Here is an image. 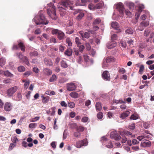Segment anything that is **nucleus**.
I'll list each match as a JSON object with an SVG mask.
<instances>
[{
  "label": "nucleus",
  "instance_id": "1",
  "mask_svg": "<svg viewBox=\"0 0 154 154\" xmlns=\"http://www.w3.org/2000/svg\"><path fill=\"white\" fill-rule=\"evenodd\" d=\"M32 21L35 22L37 25L45 24L47 25L48 23V20H47L42 13V11H40L38 15L35 16L32 20Z\"/></svg>",
  "mask_w": 154,
  "mask_h": 154
},
{
  "label": "nucleus",
  "instance_id": "2",
  "mask_svg": "<svg viewBox=\"0 0 154 154\" xmlns=\"http://www.w3.org/2000/svg\"><path fill=\"white\" fill-rule=\"evenodd\" d=\"M48 6L49 8L47 9V12L48 15L53 20H56L57 19L56 16V12L55 11V7L54 6L53 4L51 3L48 4Z\"/></svg>",
  "mask_w": 154,
  "mask_h": 154
},
{
  "label": "nucleus",
  "instance_id": "3",
  "mask_svg": "<svg viewBox=\"0 0 154 154\" xmlns=\"http://www.w3.org/2000/svg\"><path fill=\"white\" fill-rule=\"evenodd\" d=\"M101 138L102 140L103 141L102 143L103 144H104L107 148H113V145L112 143L109 140H108L105 137H102Z\"/></svg>",
  "mask_w": 154,
  "mask_h": 154
},
{
  "label": "nucleus",
  "instance_id": "4",
  "mask_svg": "<svg viewBox=\"0 0 154 154\" xmlns=\"http://www.w3.org/2000/svg\"><path fill=\"white\" fill-rule=\"evenodd\" d=\"M114 7L116 9H118L120 14H123L125 8L124 5L122 3L119 2L116 4H115Z\"/></svg>",
  "mask_w": 154,
  "mask_h": 154
},
{
  "label": "nucleus",
  "instance_id": "5",
  "mask_svg": "<svg viewBox=\"0 0 154 154\" xmlns=\"http://www.w3.org/2000/svg\"><path fill=\"white\" fill-rule=\"evenodd\" d=\"M65 2H62L60 5H63L64 7L67 8H69L70 9L73 10V8L71 6L72 3L69 1V0H65Z\"/></svg>",
  "mask_w": 154,
  "mask_h": 154
},
{
  "label": "nucleus",
  "instance_id": "6",
  "mask_svg": "<svg viewBox=\"0 0 154 154\" xmlns=\"http://www.w3.org/2000/svg\"><path fill=\"white\" fill-rule=\"evenodd\" d=\"M18 89L17 86H14L9 89L7 91V94L8 97H11Z\"/></svg>",
  "mask_w": 154,
  "mask_h": 154
},
{
  "label": "nucleus",
  "instance_id": "7",
  "mask_svg": "<svg viewBox=\"0 0 154 154\" xmlns=\"http://www.w3.org/2000/svg\"><path fill=\"white\" fill-rule=\"evenodd\" d=\"M88 143L86 139H84L83 140L79 141L77 142L76 147L78 148H80L82 146L87 145Z\"/></svg>",
  "mask_w": 154,
  "mask_h": 154
},
{
  "label": "nucleus",
  "instance_id": "8",
  "mask_svg": "<svg viewBox=\"0 0 154 154\" xmlns=\"http://www.w3.org/2000/svg\"><path fill=\"white\" fill-rule=\"evenodd\" d=\"M110 137L111 138L114 139L116 140H118L121 138V137L118 134L116 131L112 132L111 133Z\"/></svg>",
  "mask_w": 154,
  "mask_h": 154
},
{
  "label": "nucleus",
  "instance_id": "9",
  "mask_svg": "<svg viewBox=\"0 0 154 154\" xmlns=\"http://www.w3.org/2000/svg\"><path fill=\"white\" fill-rule=\"evenodd\" d=\"M13 108V105L11 103L6 102L4 105V109L7 112H9Z\"/></svg>",
  "mask_w": 154,
  "mask_h": 154
},
{
  "label": "nucleus",
  "instance_id": "10",
  "mask_svg": "<svg viewBox=\"0 0 154 154\" xmlns=\"http://www.w3.org/2000/svg\"><path fill=\"white\" fill-rule=\"evenodd\" d=\"M77 87L76 84L74 83L68 84L67 86V90L69 91L74 90Z\"/></svg>",
  "mask_w": 154,
  "mask_h": 154
},
{
  "label": "nucleus",
  "instance_id": "11",
  "mask_svg": "<svg viewBox=\"0 0 154 154\" xmlns=\"http://www.w3.org/2000/svg\"><path fill=\"white\" fill-rule=\"evenodd\" d=\"M102 77L105 80L109 81L110 79V75L107 71H105L103 72L102 74Z\"/></svg>",
  "mask_w": 154,
  "mask_h": 154
},
{
  "label": "nucleus",
  "instance_id": "12",
  "mask_svg": "<svg viewBox=\"0 0 154 154\" xmlns=\"http://www.w3.org/2000/svg\"><path fill=\"white\" fill-rule=\"evenodd\" d=\"M151 145V143L150 141L147 140H142L140 144V146L142 147H149Z\"/></svg>",
  "mask_w": 154,
  "mask_h": 154
},
{
  "label": "nucleus",
  "instance_id": "13",
  "mask_svg": "<svg viewBox=\"0 0 154 154\" xmlns=\"http://www.w3.org/2000/svg\"><path fill=\"white\" fill-rule=\"evenodd\" d=\"M111 26L113 29L117 30L118 31V32H120L119 26L116 22H112L111 23Z\"/></svg>",
  "mask_w": 154,
  "mask_h": 154
},
{
  "label": "nucleus",
  "instance_id": "14",
  "mask_svg": "<svg viewBox=\"0 0 154 154\" xmlns=\"http://www.w3.org/2000/svg\"><path fill=\"white\" fill-rule=\"evenodd\" d=\"M58 8L60 12V14L62 16H63L66 14V11L67 10L65 8H63L60 5L58 6Z\"/></svg>",
  "mask_w": 154,
  "mask_h": 154
},
{
  "label": "nucleus",
  "instance_id": "15",
  "mask_svg": "<svg viewBox=\"0 0 154 154\" xmlns=\"http://www.w3.org/2000/svg\"><path fill=\"white\" fill-rule=\"evenodd\" d=\"M130 114V112L129 111H125L120 114V118L122 119H125Z\"/></svg>",
  "mask_w": 154,
  "mask_h": 154
},
{
  "label": "nucleus",
  "instance_id": "16",
  "mask_svg": "<svg viewBox=\"0 0 154 154\" xmlns=\"http://www.w3.org/2000/svg\"><path fill=\"white\" fill-rule=\"evenodd\" d=\"M116 45V42L114 41H112L107 44V47L109 49H111L115 47Z\"/></svg>",
  "mask_w": 154,
  "mask_h": 154
},
{
  "label": "nucleus",
  "instance_id": "17",
  "mask_svg": "<svg viewBox=\"0 0 154 154\" xmlns=\"http://www.w3.org/2000/svg\"><path fill=\"white\" fill-rule=\"evenodd\" d=\"M44 62L45 64L48 66H52L53 64L52 61L50 59L47 58H45L44 59Z\"/></svg>",
  "mask_w": 154,
  "mask_h": 154
},
{
  "label": "nucleus",
  "instance_id": "18",
  "mask_svg": "<svg viewBox=\"0 0 154 154\" xmlns=\"http://www.w3.org/2000/svg\"><path fill=\"white\" fill-rule=\"evenodd\" d=\"M65 36L64 33L62 31L60 30L58 33L57 36V38L60 40H62L63 39Z\"/></svg>",
  "mask_w": 154,
  "mask_h": 154
},
{
  "label": "nucleus",
  "instance_id": "19",
  "mask_svg": "<svg viewBox=\"0 0 154 154\" xmlns=\"http://www.w3.org/2000/svg\"><path fill=\"white\" fill-rule=\"evenodd\" d=\"M44 73L46 75H49L51 74L52 71L50 69L45 68L43 70Z\"/></svg>",
  "mask_w": 154,
  "mask_h": 154
},
{
  "label": "nucleus",
  "instance_id": "20",
  "mask_svg": "<svg viewBox=\"0 0 154 154\" xmlns=\"http://www.w3.org/2000/svg\"><path fill=\"white\" fill-rule=\"evenodd\" d=\"M38 54L36 51H33L30 52L29 53V55L31 57H35L37 56Z\"/></svg>",
  "mask_w": 154,
  "mask_h": 154
},
{
  "label": "nucleus",
  "instance_id": "21",
  "mask_svg": "<svg viewBox=\"0 0 154 154\" xmlns=\"http://www.w3.org/2000/svg\"><path fill=\"white\" fill-rule=\"evenodd\" d=\"M60 64L61 66L63 68H67L68 66L66 62L64 60H62L61 61Z\"/></svg>",
  "mask_w": 154,
  "mask_h": 154
},
{
  "label": "nucleus",
  "instance_id": "22",
  "mask_svg": "<svg viewBox=\"0 0 154 154\" xmlns=\"http://www.w3.org/2000/svg\"><path fill=\"white\" fill-rule=\"evenodd\" d=\"M144 12L146 14V15L144 14L141 16L140 18L143 20H145L146 19V16H148L149 15V12L145 10L144 11Z\"/></svg>",
  "mask_w": 154,
  "mask_h": 154
},
{
  "label": "nucleus",
  "instance_id": "23",
  "mask_svg": "<svg viewBox=\"0 0 154 154\" xmlns=\"http://www.w3.org/2000/svg\"><path fill=\"white\" fill-rule=\"evenodd\" d=\"M27 66H29V63L27 57L26 56H23V58L22 60H21Z\"/></svg>",
  "mask_w": 154,
  "mask_h": 154
},
{
  "label": "nucleus",
  "instance_id": "24",
  "mask_svg": "<svg viewBox=\"0 0 154 154\" xmlns=\"http://www.w3.org/2000/svg\"><path fill=\"white\" fill-rule=\"evenodd\" d=\"M4 75L5 76L11 78L13 76V74L11 73L8 70L4 72Z\"/></svg>",
  "mask_w": 154,
  "mask_h": 154
},
{
  "label": "nucleus",
  "instance_id": "25",
  "mask_svg": "<svg viewBox=\"0 0 154 154\" xmlns=\"http://www.w3.org/2000/svg\"><path fill=\"white\" fill-rule=\"evenodd\" d=\"M6 59L4 57H2L0 59V66L3 67L5 64Z\"/></svg>",
  "mask_w": 154,
  "mask_h": 154
},
{
  "label": "nucleus",
  "instance_id": "26",
  "mask_svg": "<svg viewBox=\"0 0 154 154\" xmlns=\"http://www.w3.org/2000/svg\"><path fill=\"white\" fill-rule=\"evenodd\" d=\"M96 108L97 110L100 111L102 108L101 103L100 102L97 103L96 104Z\"/></svg>",
  "mask_w": 154,
  "mask_h": 154
},
{
  "label": "nucleus",
  "instance_id": "27",
  "mask_svg": "<svg viewBox=\"0 0 154 154\" xmlns=\"http://www.w3.org/2000/svg\"><path fill=\"white\" fill-rule=\"evenodd\" d=\"M104 5V3L103 2L99 3L95 5V9H100Z\"/></svg>",
  "mask_w": 154,
  "mask_h": 154
},
{
  "label": "nucleus",
  "instance_id": "28",
  "mask_svg": "<svg viewBox=\"0 0 154 154\" xmlns=\"http://www.w3.org/2000/svg\"><path fill=\"white\" fill-rule=\"evenodd\" d=\"M124 133L127 136L130 137H134L135 136L132 135L131 132L128 131H124Z\"/></svg>",
  "mask_w": 154,
  "mask_h": 154
},
{
  "label": "nucleus",
  "instance_id": "29",
  "mask_svg": "<svg viewBox=\"0 0 154 154\" xmlns=\"http://www.w3.org/2000/svg\"><path fill=\"white\" fill-rule=\"evenodd\" d=\"M72 50L71 49H68L65 52V54L67 56H70L72 54Z\"/></svg>",
  "mask_w": 154,
  "mask_h": 154
},
{
  "label": "nucleus",
  "instance_id": "30",
  "mask_svg": "<svg viewBox=\"0 0 154 154\" xmlns=\"http://www.w3.org/2000/svg\"><path fill=\"white\" fill-rule=\"evenodd\" d=\"M149 25L148 21H142L141 22L140 25L142 27H146Z\"/></svg>",
  "mask_w": 154,
  "mask_h": 154
},
{
  "label": "nucleus",
  "instance_id": "31",
  "mask_svg": "<svg viewBox=\"0 0 154 154\" xmlns=\"http://www.w3.org/2000/svg\"><path fill=\"white\" fill-rule=\"evenodd\" d=\"M149 136H146L145 135H140L137 137V139L139 141H141L144 138H148V137Z\"/></svg>",
  "mask_w": 154,
  "mask_h": 154
},
{
  "label": "nucleus",
  "instance_id": "32",
  "mask_svg": "<svg viewBox=\"0 0 154 154\" xmlns=\"http://www.w3.org/2000/svg\"><path fill=\"white\" fill-rule=\"evenodd\" d=\"M105 59H106V62L108 63L113 62L115 60L114 58L111 57H109Z\"/></svg>",
  "mask_w": 154,
  "mask_h": 154
},
{
  "label": "nucleus",
  "instance_id": "33",
  "mask_svg": "<svg viewBox=\"0 0 154 154\" xmlns=\"http://www.w3.org/2000/svg\"><path fill=\"white\" fill-rule=\"evenodd\" d=\"M76 62L79 63L81 64L82 62V57L80 54H79V56L77 58Z\"/></svg>",
  "mask_w": 154,
  "mask_h": 154
},
{
  "label": "nucleus",
  "instance_id": "34",
  "mask_svg": "<svg viewBox=\"0 0 154 154\" xmlns=\"http://www.w3.org/2000/svg\"><path fill=\"white\" fill-rule=\"evenodd\" d=\"M19 47L20 48L21 51H25V47L22 42H20L18 44Z\"/></svg>",
  "mask_w": 154,
  "mask_h": 154
},
{
  "label": "nucleus",
  "instance_id": "35",
  "mask_svg": "<svg viewBox=\"0 0 154 154\" xmlns=\"http://www.w3.org/2000/svg\"><path fill=\"white\" fill-rule=\"evenodd\" d=\"M57 79L56 76L54 75H53L49 79V81L51 82H52L55 81Z\"/></svg>",
  "mask_w": 154,
  "mask_h": 154
},
{
  "label": "nucleus",
  "instance_id": "36",
  "mask_svg": "<svg viewBox=\"0 0 154 154\" xmlns=\"http://www.w3.org/2000/svg\"><path fill=\"white\" fill-rule=\"evenodd\" d=\"M50 42L51 43L55 44L57 43L56 38L53 36L51 37L50 39Z\"/></svg>",
  "mask_w": 154,
  "mask_h": 154
},
{
  "label": "nucleus",
  "instance_id": "37",
  "mask_svg": "<svg viewBox=\"0 0 154 154\" xmlns=\"http://www.w3.org/2000/svg\"><path fill=\"white\" fill-rule=\"evenodd\" d=\"M32 73V72L31 71H28L26 72L23 74V76L24 77H27L29 75H30Z\"/></svg>",
  "mask_w": 154,
  "mask_h": 154
},
{
  "label": "nucleus",
  "instance_id": "38",
  "mask_svg": "<svg viewBox=\"0 0 154 154\" xmlns=\"http://www.w3.org/2000/svg\"><path fill=\"white\" fill-rule=\"evenodd\" d=\"M125 32L128 34H131L133 32V30L131 28H128L125 30Z\"/></svg>",
  "mask_w": 154,
  "mask_h": 154
},
{
  "label": "nucleus",
  "instance_id": "39",
  "mask_svg": "<svg viewBox=\"0 0 154 154\" xmlns=\"http://www.w3.org/2000/svg\"><path fill=\"white\" fill-rule=\"evenodd\" d=\"M84 16V14L83 13H80L76 17V19L77 20H80Z\"/></svg>",
  "mask_w": 154,
  "mask_h": 154
},
{
  "label": "nucleus",
  "instance_id": "40",
  "mask_svg": "<svg viewBox=\"0 0 154 154\" xmlns=\"http://www.w3.org/2000/svg\"><path fill=\"white\" fill-rule=\"evenodd\" d=\"M73 135L75 137L79 138L81 136V133L80 132V131H78L76 130V131L74 133Z\"/></svg>",
  "mask_w": 154,
  "mask_h": 154
},
{
  "label": "nucleus",
  "instance_id": "41",
  "mask_svg": "<svg viewBox=\"0 0 154 154\" xmlns=\"http://www.w3.org/2000/svg\"><path fill=\"white\" fill-rule=\"evenodd\" d=\"M18 70L19 72H23L25 70V68L24 66H20L18 67Z\"/></svg>",
  "mask_w": 154,
  "mask_h": 154
},
{
  "label": "nucleus",
  "instance_id": "42",
  "mask_svg": "<svg viewBox=\"0 0 154 154\" xmlns=\"http://www.w3.org/2000/svg\"><path fill=\"white\" fill-rule=\"evenodd\" d=\"M108 62H106V59H105L104 58L103 61L102 67L103 68H104L106 67H107L108 66Z\"/></svg>",
  "mask_w": 154,
  "mask_h": 154
},
{
  "label": "nucleus",
  "instance_id": "43",
  "mask_svg": "<svg viewBox=\"0 0 154 154\" xmlns=\"http://www.w3.org/2000/svg\"><path fill=\"white\" fill-rule=\"evenodd\" d=\"M69 95L72 98H76L78 97V93L76 92H72L70 93Z\"/></svg>",
  "mask_w": 154,
  "mask_h": 154
},
{
  "label": "nucleus",
  "instance_id": "44",
  "mask_svg": "<svg viewBox=\"0 0 154 154\" xmlns=\"http://www.w3.org/2000/svg\"><path fill=\"white\" fill-rule=\"evenodd\" d=\"M88 7L89 9L91 10H93L95 9V5L91 3L89 5Z\"/></svg>",
  "mask_w": 154,
  "mask_h": 154
},
{
  "label": "nucleus",
  "instance_id": "45",
  "mask_svg": "<svg viewBox=\"0 0 154 154\" xmlns=\"http://www.w3.org/2000/svg\"><path fill=\"white\" fill-rule=\"evenodd\" d=\"M150 124L148 122H145L143 123V126L144 128L147 129L149 127Z\"/></svg>",
  "mask_w": 154,
  "mask_h": 154
},
{
  "label": "nucleus",
  "instance_id": "46",
  "mask_svg": "<svg viewBox=\"0 0 154 154\" xmlns=\"http://www.w3.org/2000/svg\"><path fill=\"white\" fill-rule=\"evenodd\" d=\"M45 94H46L51 96L54 95L55 93L54 91H47L45 92Z\"/></svg>",
  "mask_w": 154,
  "mask_h": 154
},
{
  "label": "nucleus",
  "instance_id": "47",
  "mask_svg": "<svg viewBox=\"0 0 154 154\" xmlns=\"http://www.w3.org/2000/svg\"><path fill=\"white\" fill-rule=\"evenodd\" d=\"M114 102L118 104V103H126V102L125 101H123L121 99H120L119 100H114Z\"/></svg>",
  "mask_w": 154,
  "mask_h": 154
},
{
  "label": "nucleus",
  "instance_id": "48",
  "mask_svg": "<svg viewBox=\"0 0 154 154\" xmlns=\"http://www.w3.org/2000/svg\"><path fill=\"white\" fill-rule=\"evenodd\" d=\"M76 130L77 131H80V133L82 132L84 130V128L82 126H79L77 127Z\"/></svg>",
  "mask_w": 154,
  "mask_h": 154
},
{
  "label": "nucleus",
  "instance_id": "49",
  "mask_svg": "<svg viewBox=\"0 0 154 154\" xmlns=\"http://www.w3.org/2000/svg\"><path fill=\"white\" fill-rule=\"evenodd\" d=\"M67 106H68L69 107L73 108L75 107V104L74 103L72 102H68Z\"/></svg>",
  "mask_w": 154,
  "mask_h": 154
},
{
  "label": "nucleus",
  "instance_id": "50",
  "mask_svg": "<svg viewBox=\"0 0 154 154\" xmlns=\"http://www.w3.org/2000/svg\"><path fill=\"white\" fill-rule=\"evenodd\" d=\"M79 38L76 37L75 39V41L77 46H79L81 44Z\"/></svg>",
  "mask_w": 154,
  "mask_h": 154
},
{
  "label": "nucleus",
  "instance_id": "51",
  "mask_svg": "<svg viewBox=\"0 0 154 154\" xmlns=\"http://www.w3.org/2000/svg\"><path fill=\"white\" fill-rule=\"evenodd\" d=\"M21 93L20 92H18L17 93V95L16 97V98L15 99L17 101H20L21 100Z\"/></svg>",
  "mask_w": 154,
  "mask_h": 154
},
{
  "label": "nucleus",
  "instance_id": "52",
  "mask_svg": "<svg viewBox=\"0 0 154 154\" xmlns=\"http://www.w3.org/2000/svg\"><path fill=\"white\" fill-rule=\"evenodd\" d=\"M60 31V30L57 29H53L52 30L51 33L53 35L57 34Z\"/></svg>",
  "mask_w": 154,
  "mask_h": 154
},
{
  "label": "nucleus",
  "instance_id": "53",
  "mask_svg": "<svg viewBox=\"0 0 154 154\" xmlns=\"http://www.w3.org/2000/svg\"><path fill=\"white\" fill-rule=\"evenodd\" d=\"M77 47L79 48V51L80 52L82 53L83 50L85 49V46L83 45H79V46H77Z\"/></svg>",
  "mask_w": 154,
  "mask_h": 154
},
{
  "label": "nucleus",
  "instance_id": "54",
  "mask_svg": "<svg viewBox=\"0 0 154 154\" xmlns=\"http://www.w3.org/2000/svg\"><path fill=\"white\" fill-rule=\"evenodd\" d=\"M16 54L17 57L21 60H23V56L21 53L19 52L17 53Z\"/></svg>",
  "mask_w": 154,
  "mask_h": 154
},
{
  "label": "nucleus",
  "instance_id": "55",
  "mask_svg": "<svg viewBox=\"0 0 154 154\" xmlns=\"http://www.w3.org/2000/svg\"><path fill=\"white\" fill-rule=\"evenodd\" d=\"M11 140L13 143L15 144L18 141L17 138L16 136L12 137Z\"/></svg>",
  "mask_w": 154,
  "mask_h": 154
},
{
  "label": "nucleus",
  "instance_id": "56",
  "mask_svg": "<svg viewBox=\"0 0 154 154\" xmlns=\"http://www.w3.org/2000/svg\"><path fill=\"white\" fill-rule=\"evenodd\" d=\"M84 60L86 62H88L89 61V57L87 54H85L84 55Z\"/></svg>",
  "mask_w": 154,
  "mask_h": 154
},
{
  "label": "nucleus",
  "instance_id": "57",
  "mask_svg": "<svg viewBox=\"0 0 154 154\" xmlns=\"http://www.w3.org/2000/svg\"><path fill=\"white\" fill-rule=\"evenodd\" d=\"M37 125L36 123H30L29 125V127L30 128H35Z\"/></svg>",
  "mask_w": 154,
  "mask_h": 154
},
{
  "label": "nucleus",
  "instance_id": "58",
  "mask_svg": "<svg viewBox=\"0 0 154 154\" xmlns=\"http://www.w3.org/2000/svg\"><path fill=\"white\" fill-rule=\"evenodd\" d=\"M144 8V6L143 4H140L139 5V12H141L142 11V10Z\"/></svg>",
  "mask_w": 154,
  "mask_h": 154
},
{
  "label": "nucleus",
  "instance_id": "59",
  "mask_svg": "<svg viewBox=\"0 0 154 154\" xmlns=\"http://www.w3.org/2000/svg\"><path fill=\"white\" fill-rule=\"evenodd\" d=\"M150 33V30L149 29H146L144 31V34L146 36H147L149 35Z\"/></svg>",
  "mask_w": 154,
  "mask_h": 154
},
{
  "label": "nucleus",
  "instance_id": "60",
  "mask_svg": "<svg viewBox=\"0 0 154 154\" xmlns=\"http://www.w3.org/2000/svg\"><path fill=\"white\" fill-rule=\"evenodd\" d=\"M126 14L129 17H131V14L128 10H126L125 11Z\"/></svg>",
  "mask_w": 154,
  "mask_h": 154
},
{
  "label": "nucleus",
  "instance_id": "61",
  "mask_svg": "<svg viewBox=\"0 0 154 154\" xmlns=\"http://www.w3.org/2000/svg\"><path fill=\"white\" fill-rule=\"evenodd\" d=\"M66 43L69 46H71L72 45V43L70 40L69 38H67L66 40Z\"/></svg>",
  "mask_w": 154,
  "mask_h": 154
},
{
  "label": "nucleus",
  "instance_id": "62",
  "mask_svg": "<svg viewBox=\"0 0 154 154\" xmlns=\"http://www.w3.org/2000/svg\"><path fill=\"white\" fill-rule=\"evenodd\" d=\"M16 145V144L14 143H10L9 145V149L11 150L15 147Z\"/></svg>",
  "mask_w": 154,
  "mask_h": 154
},
{
  "label": "nucleus",
  "instance_id": "63",
  "mask_svg": "<svg viewBox=\"0 0 154 154\" xmlns=\"http://www.w3.org/2000/svg\"><path fill=\"white\" fill-rule=\"evenodd\" d=\"M111 39L112 40H116L118 38V36L116 34H113L111 36Z\"/></svg>",
  "mask_w": 154,
  "mask_h": 154
},
{
  "label": "nucleus",
  "instance_id": "64",
  "mask_svg": "<svg viewBox=\"0 0 154 154\" xmlns=\"http://www.w3.org/2000/svg\"><path fill=\"white\" fill-rule=\"evenodd\" d=\"M101 21V20L99 18H97L94 20L93 22L94 24H99Z\"/></svg>",
  "mask_w": 154,
  "mask_h": 154
}]
</instances>
